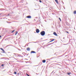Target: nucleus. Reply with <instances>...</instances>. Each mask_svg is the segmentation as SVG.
Returning <instances> with one entry per match:
<instances>
[{"label": "nucleus", "instance_id": "f257e3e1", "mask_svg": "<svg viewBox=\"0 0 76 76\" xmlns=\"http://www.w3.org/2000/svg\"><path fill=\"white\" fill-rule=\"evenodd\" d=\"M40 34L42 36H44L45 34V32L44 31H42L41 32Z\"/></svg>", "mask_w": 76, "mask_h": 76}, {"label": "nucleus", "instance_id": "f03ea898", "mask_svg": "<svg viewBox=\"0 0 76 76\" xmlns=\"http://www.w3.org/2000/svg\"><path fill=\"white\" fill-rule=\"evenodd\" d=\"M36 33H39V29L37 28L36 29Z\"/></svg>", "mask_w": 76, "mask_h": 76}, {"label": "nucleus", "instance_id": "7ed1b4c3", "mask_svg": "<svg viewBox=\"0 0 76 76\" xmlns=\"http://www.w3.org/2000/svg\"><path fill=\"white\" fill-rule=\"evenodd\" d=\"M26 18H28V19H31V18H32L31 17V15H29L28 16H27Z\"/></svg>", "mask_w": 76, "mask_h": 76}, {"label": "nucleus", "instance_id": "20e7f679", "mask_svg": "<svg viewBox=\"0 0 76 76\" xmlns=\"http://www.w3.org/2000/svg\"><path fill=\"white\" fill-rule=\"evenodd\" d=\"M53 35H55V36H58V35L56 32H54L53 33Z\"/></svg>", "mask_w": 76, "mask_h": 76}, {"label": "nucleus", "instance_id": "39448f33", "mask_svg": "<svg viewBox=\"0 0 76 76\" xmlns=\"http://www.w3.org/2000/svg\"><path fill=\"white\" fill-rule=\"evenodd\" d=\"M0 49L1 50H2V51H3V53H5V51H4V50L3 49V48H0Z\"/></svg>", "mask_w": 76, "mask_h": 76}, {"label": "nucleus", "instance_id": "423d86ee", "mask_svg": "<svg viewBox=\"0 0 76 76\" xmlns=\"http://www.w3.org/2000/svg\"><path fill=\"white\" fill-rule=\"evenodd\" d=\"M32 53H36V52L34 51H32L31 52V54H32Z\"/></svg>", "mask_w": 76, "mask_h": 76}, {"label": "nucleus", "instance_id": "0eeeda50", "mask_svg": "<svg viewBox=\"0 0 76 76\" xmlns=\"http://www.w3.org/2000/svg\"><path fill=\"white\" fill-rule=\"evenodd\" d=\"M26 50L27 51H30V48H29V47H28L27 48Z\"/></svg>", "mask_w": 76, "mask_h": 76}, {"label": "nucleus", "instance_id": "6e6552de", "mask_svg": "<svg viewBox=\"0 0 76 76\" xmlns=\"http://www.w3.org/2000/svg\"><path fill=\"white\" fill-rule=\"evenodd\" d=\"M55 1H56V3H57V4H58V2L57 0H55Z\"/></svg>", "mask_w": 76, "mask_h": 76}, {"label": "nucleus", "instance_id": "1a4fd4ad", "mask_svg": "<svg viewBox=\"0 0 76 76\" xmlns=\"http://www.w3.org/2000/svg\"><path fill=\"white\" fill-rule=\"evenodd\" d=\"M46 60H42V62L44 63H45V62H46Z\"/></svg>", "mask_w": 76, "mask_h": 76}, {"label": "nucleus", "instance_id": "9d476101", "mask_svg": "<svg viewBox=\"0 0 76 76\" xmlns=\"http://www.w3.org/2000/svg\"><path fill=\"white\" fill-rule=\"evenodd\" d=\"M54 40H55V39H53L51 40V41H50V42H53V41H54Z\"/></svg>", "mask_w": 76, "mask_h": 76}, {"label": "nucleus", "instance_id": "9b49d317", "mask_svg": "<svg viewBox=\"0 0 76 76\" xmlns=\"http://www.w3.org/2000/svg\"><path fill=\"white\" fill-rule=\"evenodd\" d=\"M17 34H18V31H16L15 34V35H16Z\"/></svg>", "mask_w": 76, "mask_h": 76}, {"label": "nucleus", "instance_id": "f8f14e48", "mask_svg": "<svg viewBox=\"0 0 76 76\" xmlns=\"http://www.w3.org/2000/svg\"><path fill=\"white\" fill-rule=\"evenodd\" d=\"M17 55H18V56H17V57H21L20 55H18L17 54Z\"/></svg>", "mask_w": 76, "mask_h": 76}, {"label": "nucleus", "instance_id": "ddd939ff", "mask_svg": "<svg viewBox=\"0 0 76 76\" xmlns=\"http://www.w3.org/2000/svg\"><path fill=\"white\" fill-rule=\"evenodd\" d=\"M74 14H76V11H75L74 12Z\"/></svg>", "mask_w": 76, "mask_h": 76}, {"label": "nucleus", "instance_id": "4468645a", "mask_svg": "<svg viewBox=\"0 0 76 76\" xmlns=\"http://www.w3.org/2000/svg\"><path fill=\"white\" fill-rule=\"evenodd\" d=\"M14 74L15 75H16V74H17V72H14Z\"/></svg>", "mask_w": 76, "mask_h": 76}, {"label": "nucleus", "instance_id": "2eb2a0df", "mask_svg": "<svg viewBox=\"0 0 76 76\" xmlns=\"http://www.w3.org/2000/svg\"><path fill=\"white\" fill-rule=\"evenodd\" d=\"M15 30H13V31H12V33H13V32H15Z\"/></svg>", "mask_w": 76, "mask_h": 76}, {"label": "nucleus", "instance_id": "dca6fc26", "mask_svg": "<svg viewBox=\"0 0 76 76\" xmlns=\"http://www.w3.org/2000/svg\"><path fill=\"white\" fill-rule=\"evenodd\" d=\"M59 20H60V21H61V19L60 18H59Z\"/></svg>", "mask_w": 76, "mask_h": 76}, {"label": "nucleus", "instance_id": "f3484780", "mask_svg": "<svg viewBox=\"0 0 76 76\" xmlns=\"http://www.w3.org/2000/svg\"><path fill=\"white\" fill-rule=\"evenodd\" d=\"M54 42H54L53 43H51L50 44V45H51V44H54Z\"/></svg>", "mask_w": 76, "mask_h": 76}, {"label": "nucleus", "instance_id": "a211bd4d", "mask_svg": "<svg viewBox=\"0 0 76 76\" xmlns=\"http://www.w3.org/2000/svg\"><path fill=\"white\" fill-rule=\"evenodd\" d=\"M39 1V2H40V3H41V2H42V1H41L40 0Z\"/></svg>", "mask_w": 76, "mask_h": 76}, {"label": "nucleus", "instance_id": "6ab92c4d", "mask_svg": "<svg viewBox=\"0 0 76 76\" xmlns=\"http://www.w3.org/2000/svg\"><path fill=\"white\" fill-rule=\"evenodd\" d=\"M4 66V64H2L1 65V66Z\"/></svg>", "mask_w": 76, "mask_h": 76}, {"label": "nucleus", "instance_id": "aec40b11", "mask_svg": "<svg viewBox=\"0 0 76 76\" xmlns=\"http://www.w3.org/2000/svg\"><path fill=\"white\" fill-rule=\"evenodd\" d=\"M66 33H67L68 34H69V33L67 31H66Z\"/></svg>", "mask_w": 76, "mask_h": 76}, {"label": "nucleus", "instance_id": "412c9836", "mask_svg": "<svg viewBox=\"0 0 76 76\" xmlns=\"http://www.w3.org/2000/svg\"><path fill=\"white\" fill-rule=\"evenodd\" d=\"M70 73H68V75H70Z\"/></svg>", "mask_w": 76, "mask_h": 76}, {"label": "nucleus", "instance_id": "4be33fe9", "mask_svg": "<svg viewBox=\"0 0 76 76\" xmlns=\"http://www.w3.org/2000/svg\"><path fill=\"white\" fill-rule=\"evenodd\" d=\"M67 44H64V45H67Z\"/></svg>", "mask_w": 76, "mask_h": 76}, {"label": "nucleus", "instance_id": "5701e85b", "mask_svg": "<svg viewBox=\"0 0 76 76\" xmlns=\"http://www.w3.org/2000/svg\"><path fill=\"white\" fill-rule=\"evenodd\" d=\"M1 36H0V38H1Z\"/></svg>", "mask_w": 76, "mask_h": 76}, {"label": "nucleus", "instance_id": "b1692460", "mask_svg": "<svg viewBox=\"0 0 76 76\" xmlns=\"http://www.w3.org/2000/svg\"><path fill=\"white\" fill-rule=\"evenodd\" d=\"M53 72H53L52 73H51V74L53 73Z\"/></svg>", "mask_w": 76, "mask_h": 76}, {"label": "nucleus", "instance_id": "393cba45", "mask_svg": "<svg viewBox=\"0 0 76 76\" xmlns=\"http://www.w3.org/2000/svg\"><path fill=\"white\" fill-rule=\"evenodd\" d=\"M8 16H9V14H8Z\"/></svg>", "mask_w": 76, "mask_h": 76}, {"label": "nucleus", "instance_id": "a878e982", "mask_svg": "<svg viewBox=\"0 0 76 76\" xmlns=\"http://www.w3.org/2000/svg\"><path fill=\"white\" fill-rule=\"evenodd\" d=\"M19 73H18V75H19Z\"/></svg>", "mask_w": 76, "mask_h": 76}, {"label": "nucleus", "instance_id": "bb28decb", "mask_svg": "<svg viewBox=\"0 0 76 76\" xmlns=\"http://www.w3.org/2000/svg\"><path fill=\"white\" fill-rule=\"evenodd\" d=\"M14 54H15V53H14Z\"/></svg>", "mask_w": 76, "mask_h": 76}, {"label": "nucleus", "instance_id": "cd10ccee", "mask_svg": "<svg viewBox=\"0 0 76 76\" xmlns=\"http://www.w3.org/2000/svg\"><path fill=\"white\" fill-rule=\"evenodd\" d=\"M26 66H29V65H26Z\"/></svg>", "mask_w": 76, "mask_h": 76}, {"label": "nucleus", "instance_id": "c85d7f7f", "mask_svg": "<svg viewBox=\"0 0 76 76\" xmlns=\"http://www.w3.org/2000/svg\"><path fill=\"white\" fill-rule=\"evenodd\" d=\"M63 39H64V37Z\"/></svg>", "mask_w": 76, "mask_h": 76}, {"label": "nucleus", "instance_id": "c756f323", "mask_svg": "<svg viewBox=\"0 0 76 76\" xmlns=\"http://www.w3.org/2000/svg\"><path fill=\"white\" fill-rule=\"evenodd\" d=\"M28 55V54L27 55V56Z\"/></svg>", "mask_w": 76, "mask_h": 76}, {"label": "nucleus", "instance_id": "7c9ffc66", "mask_svg": "<svg viewBox=\"0 0 76 76\" xmlns=\"http://www.w3.org/2000/svg\"><path fill=\"white\" fill-rule=\"evenodd\" d=\"M63 4H64V3L63 2Z\"/></svg>", "mask_w": 76, "mask_h": 76}, {"label": "nucleus", "instance_id": "2f4dec72", "mask_svg": "<svg viewBox=\"0 0 76 76\" xmlns=\"http://www.w3.org/2000/svg\"><path fill=\"white\" fill-rule=\"evenodd\" d=\"M21 57H23V56H21Z\"/></svg>", "mask_w": 76, "mask_h": 76}, {"label": "nucleus", "instance_id": "473e14b6", "mask_svg": "<svg viewBox=\"0 0 76 76\" xmlns=\"http://www.w3.org/2000/svg\"><path fill=\"white\" fill-rule=\"evenodd\" d=\"M0 15H1V14H0Z\"/></svg>", "mask_w": 76, "mask_h": 76}, {"label": "nucleus", "instance_id": "72a5a7b5", "mask_svg": "<svg viewBox=\"0 0 76 76\" xmlns=\"http://www.w3.org/2000/svg\"><path fill=\"white\" fill-rule=\"evenodd\" d=\"M35 10H36V9H35Z\"/></svg>", "mask_w": 76, "mask_h": 76}, {"label": "nucleus", "instance_id": "f704fd0d", "mask_svg": "<svg viewBox=\"0 0 76 76\" xmlns=\"http://www.w3.org/2000/svg\"><path fill=\"white\" fill-rule=\"evenodd\" d=\"M55 61V62H56V61Z\"/></svg>", "mask_w": 76, "mask_h": 76}]
</instances>
